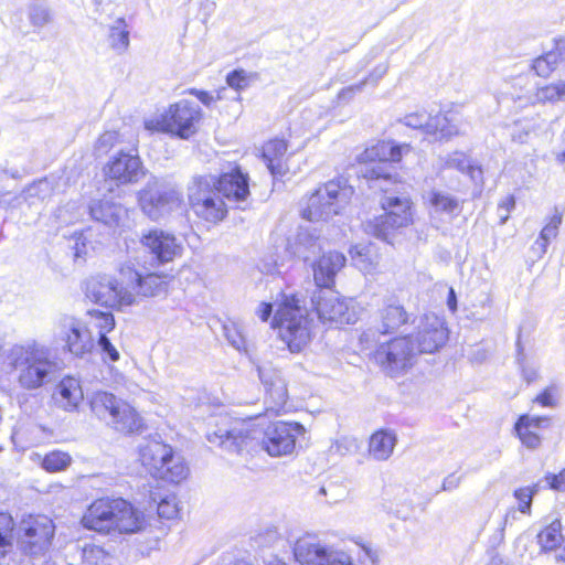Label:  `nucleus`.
Wrapping results in <instances>:
<instances>
[{"mask_svg": "<svg viewBox=\"0 0 565 565\" xmlns=\"http://www.w3.org/2000/svg\"><path fill=\"white\" fill-rule=\"evenodd\" d=\"M401 158V148L390 141H379L360 156L364 166L360 168L359 174L367 181L369 188L385 193L381 199V205L385 213L367 221L364 224V231L390 245H394L395 239L413 221L412 202L408 195L388 194L391 185L397 182L392 162H397Z\"/></svg>", "mask_w": 565, "mask_h": 565, "instance_id": "1", "label": "nucleus"}, {"mask_svg": "<svg viewBox=\"0 0 565 565\" xmlns=\"http://www.w3.org/2000/svg\"><path fill=\"white\" fill-rule=\"evenodd\" d=\"M249 423L228 416L214 418V428H209L206 439L232 454L249 451L258 441L271 457L291 455L296 449L298 436L305 433L299 423L275 422L263 431L250 429Z\"/></svg>", "mask_w": 565, "mask_h": 565, "instance_id": "2", "label": "nucleus"}, {"mask_svg": "<svg viewBox=\"0 0 565 565\" xmlns=\"http://www.w3.org/2000/svg\"><path fill=\"white\" fill-rule=\"evenodd\" d=\"M84 527L99 533H135L141 530L143 518L122 498L94 501L82 519Z\"/></svg>", "mask_w": 565, "mask_h": 565, "instance_id": "3", "label": "nucleus"}, {"mask_svg": "<svg viewBox=\"0 0 565 565\" xmlns=\"http://www.w3.org/2000/svg\"><path fill=\"white\" fill-rule=\"evenodd\" d=\"M8 361L13 369L19 371V385L29 391L40 388L51 382L58 370L52 351L38 343L12 347Z\"/></svg>", "mask_w": 565, "mask_h": 565, "instance_id": "4", "label": "nucleus"}, {"mask_svg": "<svg viewBox=\"0 0 565 565\" xmlns=\"http://www.w3.org/2000/svg\"><path fill=\"white\" fill-rule=\"evenodd\" d=\"M312 320L301 300L295 295H282L271 328L278 329L279 337L291 352H300L311 340Z\"/></svg>", "mask_w": 565, "mask_h": 565, "instance_id": "5", "label": "nucleus"}, {"mask_svg": "<svg viewBox=\"0 0 565 565\" xmlns=\"http://www.w3.org/2000/svg\"><path fill=\"white\" fill-rule=\"evenodd\" d=\"M139 459L154 479L166 482L178 484L189 472L183 459L174 455L172 447L156 438L139 445Z\"/></svg>", "mask_w": 565, "mask_h": 565, "instance_id": "6", "label": "nucleus"}, {"mask_svg": "<svg viewBox=\"0 0 565 565\" xmlns=\"http://www.w3.org/2000/svg\"><path fill=\"white\" fill-rule=\"evenodd\" d=\"M92 412L121 433H135L142 427V418L128 403L108 392H96L89 401Z\"/></svg>", "mask_w": 565, "mask_h": 565, "instance_id": "7", "label": "nucleus"}, {"mask_svg": "<svg viewBox=\"0 0 565 565\" xmlns=\"http://www.w3.org/2000/svg\"><path fill=\"white\" fill-rule=\"evenodd\" d=\"M138 200L142 212L158 221L181 206L182 194L172 183L152 177L139 191Z\"/></svg>", "mask_w": 565, "mask_h": 565, "instance_id": "8", "label": "nucleus"}, {"mask_svg": "<svg viewBox=\"0 0 565 565\" xmlns=\"http://www.w3.org/2000/svg\"><path fill=\"white\" fill-rule=\"evenodd\" d=\"M188 198L194 213L207 222H218L227 213L225 203L215 189V177L211 174L194 177L188 188Z\"/></svg>", "mask_w": 565, "mask_h": 565, "instance_id": "9", "label": "nucleus"}, {"mask_svg": "<svg viewBox=\"0 0 565 565\" xmlns=\"http://www.w3.org/2000/svg\"><path fill=\"white\" fill-rule=\"evenodd\" d=\"M201 118V108H166L161 115L146 119L145 128L188 140L196 134Z\"/></svg>", "mask_w": 565, "mask_h": 565, "instance_id": "10", "label": "nucleus"}, {"mask_svg": "<svg viewBox=\"0 0 565 565\" xmlns=\"http://www.w3.org/2000/svg\"><path fill=\"white\" fill-rule=\"evenodd\" d=\"M55 525L46 515L30 514L24 516L18 527V545L25 555L44 554L51 546Z\"/></svg>", "mask_w": 565, "mask_h": 565, "instance_id": "11", "label": "nucleus"}, {"mask_svg": "<svg viewBox=\"0 0 565 565\" xmlns=\"http://www.w3.org/2000/svg\"><path fill=\"white\" fill-rule=\"evenodd\" d=\"M347 200L348 190L341 180H331L309 198L301 216L310 222L326 221L339 214Z\"/></svg>", "mask_w": 565, "mask_h": 565, "instance_id": "12", "label": "nucleus"}, {"mask_svg": "<svg viewBox=\"0 0 565 565\" xmlns=\"http://www.w3.org/2000/svg\"><path fill=\"white\" fill-rule=\"evenodd\" d=\"M86 297L100 306L119 309L134 303L135 296L127 288L126 279L120 282L109 275H96L86 281Z\"/></svg>", "mask_w": 565, "mask_h": 565, "instance_id": "13", "label": "nucleus"}, {"mask_svg": "<svg viewBox=\"0 0 565 565\" xmlns=\"http://www.w3.org/2000/svg\"><path fill=\"white\" fill-rule=\"evenodd\" d=\"M416 354L413 335H404L381 344L374 359L385 373L394 377L412 367Z\"/></svg>", "mask_w": 565, "mask_h": 565, "instance_id": "14", "label": "nucleus"}, {"mask_svg": "<svg viewBox=\"0 0 565 565\" xmlns=\"http://www.w3.org/2000/svg\"><path fill=\"white\" fill-rule=\"evenodd\" d=\"M137 268L135 263L127 260L119 267V277L126 279V285L129 290L135 295L143 297H159L168 291V276L151 273L143 265L138 264Z\"/></svg>", "mask_w": 565, "mask_h": 565, "instance_id": "15", "label": "nucleus"}, {"mask_svg": "<svg viewBox=\"0 0 565 565\" xmlns=\"http://www.w3.org/2000/svg\"><path fill=\"white\" fill-rule=\"evenodd\" d=\"M292 553L299 565H354L347 553L333 550L309 536L298 539L294 543Z\"/></svg>", "mask_w": 565, "mask_h": 565, "instance_id": "16", "label": "nucleus"}, {"mask_svg": "<svg viewBox=\"0 0 565 565\" xmlns=\"http://www.w3.org/2000/svg\"><path fill=\"white\" fill-rule=\"evenodd\" d=\"M311 303L322 322L353 324L356 321V315L350 308L349 301L341 299L333 289L313 292Z\"/></svg>", "mask_w": 565, "mask_h": 565, "instance_id": "17", "label": "nucleus"}, {"mask_svg": "<svg viewBox=\"0 0 565 565\" xmlns=\"http://www.w3.org/2000/svg\"><path fill=\"white\" fill-rule=\"evenodd\" d=\"M140 243L151 256V267L172 262L181 256L183 250L182 243L175 235L161 228H150L145 232Z\"/></svg>", "mask_w": 565, "mask_h": 565, "instance_id": "18", "label": "nucleus"}, {"mask_svg": "<svg viewBox=\"0 0 565 565\" xmlns=\"http://www.w3.org/2000/svg\"><path fill=\"white\" fill-rule=\"evenodd\" d=\"M258 376L265 388L266 413L279 415L285 411L288 401L286 380L281 371L269 365L258 366Z\"/></svg>", "mask_w": 565, "mask_h": 565, "instance_id": "19", "label": "nucleus"}, {"mask_svg": "<svg viewBox=\"0 0 565 565\" xmlns=\"http://www.w3.org/2000/svg\"><path fill=\"white\" fill-rule=\"evenodd\" d=\"M415 335L416 353H434L448 340V329L445 322L435 313L424 315L417 326Z\"/></svg>", "mask_w": 565, "mask_h": 565, "instance_id": "20", "label": "nucleus"}, {"mask_svg": "<svg viewBox=\"0 0 565 565\" xmlns=\"http://www.w3.org/2000/svg\"><path fill=\"white\" fill-rule=\"evenodd\" d=\"M61 338L65 341L68 351L76 356H84L94 347L90 332L79 320L71 316L60 319Z\"/></svg>", "mask_w": 565, "mask_h": 565, "instance_id": "21", "label": "nucleus"}, {"mask_svg": "<svg viewBox=\"0 0 565 565\" xmlns=\"http://www.w3.org/2000/svg\"><path fill=\"white\" fill-rule=\"evenodd\" d=\"M106 175L118 184L135 183L143 175L142 162L137 153L119 151L108 162Z\"/></svg>", "mask_w": 565, "mask_h": 565, "instance_id": "22", "label": "nucleus"}, {"mask_svg": "<svg viewBox=\"0 0 565 565\" xmlns=\"http://www.w3.org/2000/svg\"><path fill=\"white\" fill-rule=\"evenodd\" d=\"M345 256L339 252L321 253L310 266L318 290H329L334 286L337 274L344 267Z\"/></svg>", "mask_w": 565, "mask_h": 565, "instance_id": "23", "label": "nucleus"}, {"mask_svg": "<svg viewBox=\"0 0 565 565\" xmlns=\"http://www.w3.org/2000/svg\"><path fill=\"white\" fill-rule=\"evenodd\" d=\"M215 189L231 202H244L249 196V177L241 167L235 166L215 178Z\"/></svg>", "mask_w": 565, "mask_h": 565, "instance_id": "24", "label": "nucleus"}, {"mask_svg": "<svg viewBox=\"0 0 565 565\" xmlns=\"http://www.w3.org/2000/svg\"><path fill=\"white\" fill-rule=\"evenodd\" d=\"M286 252L310 265L322 253L321 238L309 228L299 227L294 237L287 238Z\"/></svg>", "mask_w": 565, "mask_h": 565, "instance_id": "25", "label": "nucleus"}, {"mask_svg": "<svg viewBox=\"0 0 565 565\" xmlns=\"http://www.w3.org/2000/svg\"><path fill=\"white\" fill-rule=\"evenodd\" d=\"M380 324L377 331L381 334L397 332L403 326L414 323V312L407 311L398 301L388 299L379 310Z\"/></svg>", "mask_w": 565, "mask_h": 565, "instance_id": "26", "label": "nucleus"}, {"mask_svg": "<svg viewBox=\"0 0 565 565\" xmlns=\"http://www.w3.org/2000/svg\"><path fill=\"white\" fill-rule=\"evenodd\" d=\"M441 169H455L467 175L475 186L481 191L484 184L483 170L479 162L470 158L462 151H454L441 158Z\"/></svg>", "mask_w": 565, "mask_h": 565, "instance_id": "27", "label": "nucleus"}, {"mask_svg": "<svg viewBox=\"0 0 565 565\" xmlns=\"http://www.w3.org/2000/svg\"><path fill=\"white\" fill-rule=\"evenodd\" d=\"M90 217L109 228L117 227L127 216V210L120 203L108 199L94 200L89 204Z\"/></svg>", "mask_w": 565, "mask_h": 565, "instance_id": "28", "label": "nucleus"}, {"mask_svg": "<svg viewBox=\"0 0 565 565\" xmlns=\"http://www.w3.org/2000/svg\"><path fill=\"white\" fill-rule=\"evenodd\" d=\"M565 62V38H554L553 47L535 57L531 63V70L543 78H547L558 67L559 64Z\"/></svg>", "mask_w": 565, "mask_h": 565, "instance_id": "29", "label": "nucleus"}, {"mask_svg": "<svg viewBox=\"0 0 565 565\" xmlns=\"http://www.w3.org/2000/svg\"><path fill=\"white\" fill-rule=\"evenodd\" d=\"M53 398L55 404L64 411H76L84 398L79 381L73 376L62 379L56 386Z\"/></svg>", "mask_w": 565, "mask_h": 565, "instance_id": "30", "label": "nucleus"}, {"mask_svg": "<svg viewBox=\"0 0 565 565\" xmlns=\"http://www.w3.org/2000/svg\"><path fill=\"white\" fill-rule=\"evenodd\" d=\"M287 151V142L284 139H273L263 146V159L274 178L286 173L284 161Z\"/></svg>", "mask_w": 565, "mask_h": 565, "instance_id": "31", "label": "nucleus"}, {"mask_svg": "<svg viewBox=\"0 0 565 565\" xmlns=\"http://www.w3.org/2000/svg\"><path fill=\"white\" fill-rule=\"evenodd\" d=\"M396 441L395 433L380 429L370 437L369 452L376 460H386L393 454Z\"/></svg>", "mask_w": 565, "mask_h": 565, "instance_id": "32", "label": "nucleus"}, {"mask_svg": "<svg viewBox=\"0 0 565 565\" xmlns=\"http://www.w3.org/2000/svg\"><path fill=\"white\" fill-rule=\"evenodd\" d=\"M427 200L435 213L457 216L460 212V201L448 192L431 189L427 193Z\"/></svg>", "mask_w": 565, "mask_h": 565, "instance_id": "33", "label": "nucleus"}, {"mask_svg": "<svg viewBox=\"0 0 565 565\" xmlns=\"http://www.w3.org/2000/svg\"><path fill=\"white\" fill-rule=\"evenodd\" d=\"M451 109L443 114L441 108H431L428 113L426 124V132L428 134H440V137L450 136L454 131V127L450 125L449 114Z\"/></svg>", "mask_w": 565, "mask_h": 565, "instance_id": "34", "label": "nucleus"}, {"mask_svg": "<svg viewBox=\"0 0 565 565\" xmlns=\"http://www.w3.org/2000/svg\"><path fill=\"white\" fill-rule=\"evenodd\" d=\"M28 19L34 31H40L54 21V12L44 2H32L28 6Z\"/></svg>", "mask_w": 565, "mask_h": 565, "instance_id": "35", "label": "nucleus"}, {"mask_svg": "<svg viewBox=\"0 0 565 565\" xmlns=\"http://www.w3.org/2000/svg\"><path fill=\"white\" fill-rule=\"evenodd\" d=\"M108 42L109 46L118 54H122L128 50L130 40L125 19H117L115 24L109 28Z\"/></svg>", "mask_w": 565, "mask_h": 565, "instance_id": "36", "label": "nucleus"}, {"mask_svg": "<svg viewBox=\"0 0 565 565\" xmlns=\"http://www.w3.org/2000/svg\"><path fill=\"white\" fill-rule=\"evenodd\" d=\"M537 541L543 551H553L563 542L562 524L559 520L552 521L539 534Z\"/></svg>", "mask_w": 565, "mask_h": 565, "instance_id": "37", "label": "nucleus"}, {"mask_svg": "<svg viewBox=\"0 0 565 565\" xmlns=\"http://www.w3.org/2000/svg\"><path fill=\"white\" fill-rule=\"evenodd\" d=\"M71 462L72 457L67 452L53 450L43 457L41 466L47 472H58L65 470Z\"/></svg>", "mask_w": 565, "mask_h": 565, "instance_id": "38", "label": "nucleus"}, {"mask_svg": "<svg viewBox=\"0 0 565 565\" xmlns=\"http://www.w3.org/2000/svg\"><path fill=\"white\" fill-rule=\"evenodd\" d=\"M258 78L257 73L246 72L243 68H235L226 75V85L241 95V92Z\"/></svg>", "mask_w": 565, "mask_h": 565, "instance_id": "39", "label": "nucleus"}, {"mask_svg": "<svg viewBox=\"0 0 565 565\" xmlns=\"http://www.w3.org/2000/svg\"><path fill=\"white\" fill-rule=\"evenodd\" d=\"M536 98L540 103H565V81L539 88Z\"/></svg>", "mask_w": 565, "mask_h": 565, "instance_id": "40", "label": "nucleus"}, {"mask_svg": "<svg viewBox=\"0 0 565 565\" xmlns=\"http://www.w3.org/2000/svg\"><path fill=\"white\" fill-rule=\"evenodd\" d=\"M562 223V215L555 213L550 222L542 228L535 245L539 246L542 254L546 253L550 242L557 236L558 226Z\"/></svg>", "mask_w": 565, "mask_h": 565, "instance_id": "41", "label": "nucleus"}, {"mask_svg": "<svg viewBox=\"0 0 565 565\" xmlns=\"http://www.w3.org/2000/svg\"><path fill=\"white\" fill-rule=\"evenodd\" d=\"M526 420L527 415H521L515 423L514 429L525 447L536 449L541 445V437L534 430L526 427Z\"/></svg>", "mask_w": 565, "mask_h": 565, "instance_id": "42", "label": "nucleus"}, {"mask_svg": "<svg viewBox=\"0 0 565 565\" xmlns=\"http://www.w3.org/2000/svg\"><path fill=\"white\" fill-rule=\"evenodd\" d=\"M540 484L535 483L532 487H522L514 490V498L519 502V511L523 514L531 512L532 501L534 495L539 492Z\"/></svg>", "mask_w": 565, "mask_h": 565, "instance_id": "43", "label": "nucleus"}, {"mask_svg": "<svg viewBox=\"0 0 565 565\" xmlns=\"http://www.w3.org/2000/svg\"><path fill=\"white\" fill-rule=\"evenodd\" d=\"M255 543L262 548L285 546L286 541L280 536L276 527H267L255 536Z\"/></svg>", "mask_w": 565, "mask_h": 565, "instance_id": "44", "label": "nucleus"}, {"mask_svg": "<svg viewBox=\"0 0 565 565\" xmlns=\"http://www.w3.org/2000/svg\"><path fill=\"white\" fill-rule=\"evenodd\" d=\"M14 525L11 514L0 512V551L12 544Z\"/></svg>", "mask_w": 565, "mask_h": 565, "instance_id": "45", "label": "nucleus"}, {"mask_svg": "<svg viewBox=\"0 0 565 565\" xmlns=\"http://www.w3.org/2000/svg\"><path fill=\"white\" fill-rule=\"evenodd\" d=\"M158 515L161 519L171 520L178 516L179 507L175 495H167L162 498L157 507Z\"/></svg>", "mask_w": 565, "mask_h": 565, "instance_id": "46", "label": "nucleus"}, {"mask_svg": "<svg viewBox=\"0 0 565 565\" xmlns=\"http://www.w3.org/2000/svg\"><path fill=\"white\" fill-rule=\"evenodd\" d=\"M106 553L103 547L94 544H85L82 548L83 565H99L104 561Z\"/></svg>", "mask_w": 565, "mask_h": 565, "instance_id": "47", "label": "nucleus"}, {"mask_svg": "<svg viewBox=\"0 0 565 565\" xmlns=\"http://www.w3.org/2000/svg\"><path fill=\"white\" fill-rule=\"evenodd\" d=\"M118 140V134L116 131H105L99 136L95 146H94V154L96 157H102L109 152V150L115 146Z\"/></svg>", "mask_w": 565, "mask_h": 565, "instance_id": "48", "label": "nucleus"}, {"mask_svg": "<svg viewBox=\"0 0 565 565\" xmlns=\"http://www.w3.org/2000/svg\"><path fill=\"white\" fill-rule=\"evenodd\" d=\"M358 440L354 437L342 436L331 446V450L340 456L355 452L358 450Z\"/></svg>", "mask_w": 565, "mask_h": 565, "instance_id": "49", "label": "nucleus"}, {"mask_svg": "<svg viewBox=\"0 0 565 565\" xmlns=\"http://www.w3.org/2000/svg\"><path fill=\"white\" fill-rule=\"evenodd\" d=\"M97 345L103 353V359L109 362H116L119 360V352L117 349L113 345L109 338L105 334L100 335L97 340Z\"/></svg>", "mask_w": 565, "mask_h": 565, "instance_id": "50", "label": "nucleus"}, {"mask_svg": "<svg viewBox=\"0 0 565 565\" xmlns=\"http://www.w3.org/2000/svg\"><path fill=\"white\" fill-rule=\"evenodd\" d=\"M97 320V328L99 329V337L107 335L115 328V319L111 312L93 311Z\"/></svg>", "mask_w": 565, "mask_h": 565, "instance_id": "51", "label": "nucleus"}, {"mask_svg": "<svg viewBox=\"0 0 565 565\" xmlns=\"http://www.w3.org/2000/svg\"><path fill=\"white\" fill-rule=\"evenodd\" d=\"M515 207V198L513 194L507 195L502 201L498 204V216L500 217V224L503 225L510 217V213Z\"/></svg>", "mask_w": 565, "mask_h": 565, "instance_id": "52", "label": "nucleus"}, {"mask_svg": "<svg viewBox=\"0 0 565 565\" xmlns=\"http://www.w3.org/2000/svg\"><path fill=\"white\" fill-rule=\"evenodd\" d=\"M428 113L426 108H422L413 114H408L404 118V122L406 126L415 128V129H424L426 131V124Z\"/></svg>", "mask_w": 565, "mask_h": 565, "instance_id": "53", "label": "nucleus"}, {"mask_svg": "<svg viewBox=\"0 0 565 565\" xmlns=\"http://www.w3.org/2000/svg\"><path fill=\"white\" fill-rule=\"evenodd\" d=\"M544 479L550 489L558 492H565V468L558 473H547Z\"/></svg>", "mask_w": 565, "mask_h": 565, "instance_id": "54", "label": "nucleus"}, {"mask_svg": "<svg viewBox=\"0 0 565 565\" xmlns=\"http://www.w3.org/2000/svg\"><path fill=\"white\" fill-rule=\"evenodd\" d=\"M224 331L226 339L232 347H234L237 350H241L245 345L244 337L235 326H224Z\"/></svg>", "mask_w": 565, "mask_h": 565, "instance_id": "55", "label": "nucleus"}, {"mask_svg": "<svg viewBox=\"0 0 565 565\" xmlns=\"http://www.w3.org/2000/svg\"><path fill=\"white\" fill-rule=\"evenodd\" d=\"M387 72V66L385 64H380L370 73V75L362 81L363 86L366 84L375 85Z\"/></svg>", "mask_w": 565, "mask_h": 565, "instance_id": "56", "label": "nucleus"}, {"mask_svg": "<svg viewBox=\"0 0 565 565\" xmlns=\"http://www.w3.org/2000/svg\"><path fill=\"white\" fill-rule=\"evenodd\" d=\"M362 88H363V83H359V84L351 85V86L343 88L338 94L339 102L340 103H350L352 100L353 94L361 92Z\"/></svg>", "mask_w": 565, "mask_h": 565, "instance_id": "57", "label": "nucleus"}, {"mask_svg": "<svg viewBox=\"0 0 565 565\" xmlns=\"http://www.w3.org/2000/svg\"><path fill=\"white\" fill-rule=\"evenodd\" d=\"M217 100H230V102H238L239 95L233 88H228L227 86L220 88L216 92Z\"/></svg>", "mask_w": 565, "mask_h": 565, "instance_id": "58", "label": "nucleus"}, {"mask_svg": "<svg viewBox=\"0 0 565 565\" xmlns=\"http://www.w3.org/2000/svg\"><path fill=\"white\" fill-rule=\"evenodd\" d=\"M73 250L75 260L84 258L86 256L87 247L83 234H79V236L76 238L75 245L73 246Z\"/></svg>", "mask_w": 565, "mask_h": 565, "instance_id": "59", "label": "nucleus"}, {"mask_svg": "<svg viewBox=\"0 0 565 565\" xmlns=\"http://www.w3.org/2000/svg\"><path fill=\"white\" fill-rule=\"evenodd\" d=\"M460 482H461L460 476H457L456 473H450L444 479L443 484H441V490L443 491H451V490L458 488Z\"/></svg>", "mask_w": 565, "mask_h": 565, "instance_id": "60", "label": "nucleus"}, {"mask_svg": "<svg viewBox=\"0 0 565 565\" xmlns=\"http://www.w3.org/2000/svg\"><path fill=\"white\" fill-rule=\"evenodd\" d=\"M550 422V418L548 417H540V416H530L527 415V420H526V427H529V429L531 430H534V429H539L541 427H543L544 425L548 424Z\"/></svg>", "mask_w": 565, "mask_h": 565, "instance_id": "61", "label": "nucleus"}, {"mask_svg": "<svg viewBox=\"0 0 565 565\" xmlns=\"http://www.w3.org/2000/svg\"><path fill=\"white\" fill-rule=\"evenodd\" d=\"M273 313V305L270 302H260L257 315L264 322L268 321Z\"/></svg>", "mask_w": 565, "mask_h": 565, "instance_id": "62", "label": "nucleus"}, {"mask_svg": "<svg viewBox=\"0 0 565 565\" xmlns=\"http://www.w3.org/2000/svg\"><path fill=\"white\" fill-rule=\"evenodd\" d=\"M534 402L541 404L542 406H553L554 399L551 391L548 388L544 390L541 394H539Z\"/></svg>", "mask_w": 565, "mask_h": 565, "instance_id": "63", "label": "nucleus"}, {"mask_svg": "<svg viewBox=\"0 0 565 565\" xmlns=\"http://www.w3.org/2000/svg\"><path fill=\"white\" fill-rule=\"evenodd\" d=\"M189 95L195 96L198 100L204 104L205 106H209L210 103L213 100V96H211L210 93L206 90L191 89L189 92Z\"/></svg>", "mask_w": 565, "mask_h": 565, "instance_id": "64", "label": "nucleus"}]
</instances>
